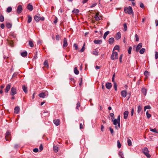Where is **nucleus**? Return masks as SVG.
<instances>
[{
	"mask_svg": "<svg viewBox=\"0 0 158 158\" xmlns=\"http://www.w3.org/2000/svg\"><path fill=\"white\" fill-rule=\"evenodd\" d=\"M120 116L118 115L117 119H115L112 120L113 122V124L115 125L116 129H118L120 127Z\"/></svg>",
	"mask_w": 158,
	"mask_h": 158,
	"instance_id": "f257e3e1",
	"label": "nucleus"
},
{
	"mask_svg": "<svg viewBox=\"0 0 158 158\" xmlns=\"http://www.w3.org/2000/svg\"><path fill=\"white\" fill-rule=\"evenodd\" d=\"M125 12L128 14L131 15L133 14V10L132 7L131 6L128 7H125L124 8Z\"/></svg>",
	"mask_w": 158,
	"mask_h": 158,
	"instance_id": "f03ea898",
	"label": "nucleus"
},
{
	"mask_svg": "<svg viewBox=\"0 0 158 158\" xmlns=\"http://www.w3.org/2000/svg\"><path fill=\"white\" fill-rule=\"evenodd\" d=\"M110 58L112 60L117 59L118 58L117 52H114L113 51V53L111 56Z\"/></svg>",
	"mask_w": 158,
	"mask_h": 158,
	"instance_id": "7ed1b4c3",
	"label": "nucleus"
},
{
	"mask_svg": "<svg viewBox=\"0 0 158 158\" xmlns=\"http://www.w3.org/2000/svg\"><path fill=\"white\" fill-rule=\"evenodd\" d=\"M148 149L147 148H144L143 149V152L148 158H150L151 157L150 155L148 153Z\"/></svg>",
	"mask_w": 158,
	"mask_h": 158,
	"instance_id": "20e7f679",
	"label": "nucleus"
},
{
	"mask_svg": "<svg viewBox=\"0 0 158 158\" xmlns=\"http://www.w3.org/2000/svg\"><path fill=\"white\" fill-rule=\"evenodd\" d=\"M95 20L97 21H98L101 20L102 19V16L99 12H98L96 13V15L94 16Z\"/></svg>",
	"mask_w": 158,
	"mask_h": 158,
	"instance_id": "39448f33",
	"label": "nucleus"
},
{
	"mask_svg": "<svg viewBox=\"0 0 158 158\" xmlns=\"http://www.w3.org/2000/svg\"><path fill=\"white\" fill-rule=\"evenodd\" d=\"M17 93L16 89V88L13 87L11 88L10 94L12 96H14V95Z\"/></svg>",
	"mask_w": 158,
	"mask_h": 158,
	"instance_id": "423d86ee",
	"label": "nucleus"
},
{
	"mask_svg": "<svg viewBox=\"0 0 158 158\" xmlns=\"http://www.w3.org/2000/svg\"><path fill=\"white\" fill-rule=\"evenodd\" d=\"M34 19L36 22H38L41 19V17L40 15L37 14L34 17Z\"/></svg>",
	"mask_w": 158,
	"mask_h": 158,
	"instance_id": "0eeeda50",
	"label": "nucleus"
},
{
	"mask_svg": "<svg viewBox=\"0 0 158 158\" xmlns=\"http://www.w3.org/2000/svg\"><path fill=\"white\" fill-rule=\"evenodd\" d=\"M121 96L123 98H125L126 97L127 91L126 90H122L121 92Z\"/></svg>",
	"mask_w": 158,
	"mask_h": 158,
	"instance_id": "6e6552de",
	"label": "nucleus"
},
{
	"mask_svg": "<svg viewBox=\"0 0 158 158\" xmlns=\"http://www.w3.org/2000/svg\"><path fill=\"white\" fill-rule=\"evenodd\" d=\"M22 7L21 5H19L18 6L17 9V13L19 14L21 13L22 11Z\"/></svg>",
	"mask_w": 158,
	"mask_h": 158,
	"instance_id": "1a4fd4ad",
	"label": "nucleus"
},
{
	"mask_svg": "<svg viewBox=\"0 0 158 158\" xmlns=\"http://www.w3.org/2000/svg\"><path fill=\"white\" fill-rule=\"evenodd\" d=\"M10 87H11V84H8L6 85V88L5 89V92L6 93H7L10 90Z\"/></svg>",
	"mask_w": 158,
	"mask_h": 158,
	"instance_id": "9d476101",
	"label": "nucleus"
},
{
	"mask_svg": "<svg viewBox=\"0 0 158 158\" xmlns=\"http://www.w3.org/2000/svg\"><path fill=\"white\" fill-rule=\"evenodd\" d=\"M54 124L56 126H58L60 123V121L59 119H55L53 121Z\"/></svg>",
	"mask_w": 158,
	"mask_h": 158,
	"instance_id": "9b49d317",
	"label": "nucleus"
},
{
	"mask_svg": "<svg viewBox=\"0 0 158 158\" xmlns=\"http://www.w3.org/2000/svg\"><path fill=\"white\" fill-rule=\"evenodd\" d=\"M142 44L141 43H139L137 46L136 48V51L138 52L139 49L142 47Z\"/></svg>",
	"mask_w": 158,
	"mask_h": 158,
	"instance_id": "f8f14e48",
	"label": "nucleus"
},
{
	"mask_svg": "<svg viewBox=\"0 0 158 158\" xmlns=\"http://www.w3.org/2000/svg\"><path fill=\"white\" fill-rule=\"evenodd\" d=\"M129 112L128 111L126 110L123 113L124 118L125 119H126L128 116Z\"/></svg>",
	"mask_w": 158,
	"mask_h": 158,
	"instance_id": "ddd939ff",
	"label": "nucleus"
},
{
	"mask_svg": "<svg viewBox=\"0 0 158 158\" xmlns=\"http://www.w3.org/2000/svg\"><path fill=\"white\" fill-rule=\"evenodd\" d=\"M64 44H63V47H65L67 46L68 45L67 42V39L66 38H64Z\"/></svg>",
	"mask_w": 158,
	"mask_h": 158,
	"instance_id": "4468645a",
	"label": "nucleus"
},
{
	"mask_svg": "<svg viewBox=\"0 0 158 158\" xmlns=\"http://www.w3.org/2000/svg\"><path fill=\"white\" fill-rule=\"evenodd\" d=\"M106 86L107 89H109L111 88L112 85L110 83L107 82L106 84Z\"/></svg>",
	"mask_w": 158,
	"mask_h": 158,
	"instance_id": "2eb2a0df",
	"label": "nucleus"
},
{
	"mask_svg": "<svg viewBox=\"0 0 158 158\" xmlns=\"http://www.w3.org/2000/svg\"><path fill=\"white\" fill-rule=\"evenodd\" d=\"M121 37V34L119 32H118L116 35L115 38L117 40H118L120 39Z\"/></svg>",
	"mask_w": 158,
	"mask_h": 158,
	"instance_id": "dca6fc26",
	"label": "nucleus"
},
{
	"mask_svg": "<svg viewBox=\"0 0 158 158\" xmlns=\"http://www.w3.org/2000/svg\"><path fill=\"white\" fill-rule=\"evenodd\" d=\"M94 42L96 44H101L102 43V41L101 40H94Z\"/></svg>",
	"mask_w": 158,
	"mask_h": 158,
	"instance_id": "f3484780",
	"label": "nucleus"
},
{
	"mask_svg": "<svg viewBox=\"0 0 158 158\" xmlns=\"http://www.w3.org/2000/svg\"><path fill=\"white\" fill-rule=\"evenodd\" d=\"M19 110L20 109L19 106L16 107L14 109V112L16 114H18L19 112Z\"/></svg>",
	"mask_w": 158,
	"mask_h": 158,
	"instance_id": "a211bd4d",
	"label": "nucleus"
},
{
	"mask_svg": "<svg viewBox=\"0 0 158 158\" xmlns=\"http://www.w3.org/2000/svg\"><path fill=\"white\" fill-rule=\"evenodd\" d=\"M114 41V38L113 37L110 38L109 40V42L110 44H112Z\"/></svg>",
	"mask_w": 158,
	"mask_h": 158,
	"instance_id": "6ab92c4d",
	"label": "nucleus"
},
{
	"mask_svg": "<svg viewBox=\"0 0 158 158\" xmlns=\"http://www.w3.org/2000/svg\"><path fill=\"white\" fill-rule=\"evenodd\" d=\"M27 52L26 51H25L21 53V55L23 57H25L27 55Z\"/></svg>",
	"mask_w": 158,
	"mask_h": 158,
	"instance_id": "aec40b11",
	"label": "nucleus"
},
{
	"mask_svg": "<svg viewBox=\"0 0 158 158\" xmlns=\"http://www.w3.org/2000/svg\"><path fill=\"white\" fill-rule=\"evenodd\" d=\"M10 132L8 131H7L6 133V135L5 136L6 139L7 141H9V140L7 139L8 136L10 135Z\"/></svg>",
	"mask_w": 158,
	"mask_h": 158,
	"instance_id": "412c9836",
	"label": "nucleus"
},
{
	"mask_svg": "<svg viewBox=\"0 0 158 158\" xmlns=\"http://www.w3.org/2000/svg\"><path fill=\"white\" fill-rule=\"evenodd\" d=\"M27 8L30 11H32L33 9L32 6L30 4L27 5Z\"/></svg>",
	"mask_w": 158,
	"mask_h": 158,
	"instance_id": "4be33fe9",
	"label": "nucleus"
},
{
	"mask_svg": "<svg viewBox=\"0 0 158 158\" xmlns=\"http://www.w3.org/2000/svg\"><path fill=\"white\" fill-rule=\"evenodd\" d=\"M142 93L145 95H146L147 94V90L145 88H143L141 90Z\"/></svg>",
	"mask_w": 158,
	"mask_h": 158,
	"instance_id": "5701e85b",
	"label": "nucleus"
},
{
	"mask_svg": "<svg viewBox=\"0 0 158 158\" xmlns=\"http://www.w3.org/2000/svg\"><path fill=\"white\" fill-rule=\"evenodd\" d=\"M6 26L8 28H10L11 27L12 24L11 23H10L7 22L6 23Z\"/></svg>",
	"mask_w": 158,
	"mask_h": 158,
	"instance_id": "b1692460",
	"label": "nucleus"
},
{
	"mask_svg": "<svg viewBox=\"0 0 158 158\" xmlns=\"http://www.w3.org/2000/svg\"><path fill=\"white\" fill-rule=\"evenodd\" d=\"M22 89L23 91L25 93H26L27 92V88L26 87L25 85H23L22 86Z\"/></svg>",
	"mask_w": 158,
	"mask_h": 158,
	"instance_id": "393cba45",
	"label": "nucleus"
},
{
	"mask_svg": "<svg viewBox=\"0 0 158 158\" xmlns=\"http://www.w3.org/2000/svg\"><path fill=\"white\" fill-rule=\"evenodd\" d=\"M39 96L40 98H44L45 97V95L44 93H42L39 94Z\"/></svg>",
	"mask_w": 158,
	"mask_h": 158,
	"instance_id": "a878e982",
	"label": "nucleus"
},
{
	"mask_svg": "<svg viewBox=\"0 0 158 158\" xmlns=\"http://www.w3.org/2000/svg\"><path fill=\"white\" fill-rule=\"evenodd\" d=\"M109 31H107L104 33L103 36L104 39H105L106 38V36L109 34Z\"/></svg>",
	"mask_w": 158,
	"mask_h": 158,
	"instance_id": "bb28decb",
	"label": "nucleus"
},
{
	"mask_svg": "<svg viewBox=\"0 0 158 158\" xmlns=\"http://www.w3.org/2000/svg\"><path fill=\"white\" fill-rule=\"evenodd\" d=\"M74 73L76 75H77L79 73V72L77 69L76 67H75L74 69Z\"/></svg>",
	"mask_w": 158,
	"mask_h": 158,
	"instance_id": "cd10ccee",
	"label": "nucleus"
},
{
	"mask_svg": "<svg viewBox=\"0 0 158 158\" xmlns=\"http://www.w3.org/2000/svg\"><path fill=\"white\" fill-rule=\"evenodd\" d=\"M127 143L128 144V145L129 146H131L132 145V143L131 140L130 139L128 138H127Z\"/></svg>",
	"mask_w": 158,
	"mask_h": 158,
	"instance_id": "c85d7f7f",
	"label": "nucleus"
},
{
	"mask_svg": "<svg viewBox=\"0 0 158 158\" xmlns=\"http://www.w3.org/2000/svg\"><path fill=\"white\" fill-rule=\"evenodd\" d=\"M150 130L151 131H152L153 132H155V133H158V132L157 131L156 128H155L154 129L150 128Z\"/></svg>",
	"mask_w": 158,
	"mask_h": 158,
	"instance_id": "c756f323",
	"label": "nucleus"
},
{
	"mask_svg": "<svg viewBox=\"0 0 158 158\" xmlns=\"http://www.w3.org/2000/svg\"><path fill=\"white\" fill-rule=\"evenodd\" d=\"M145 51V49L144 48H142L139 50V52L141 54H143Z\"/></svg>",
	"mask_w": 158,
	"mask_h": 158,
	"instance_id": "7c9ffc66",
	"label": "nucleus"
},
{
	"mask_svg": "<svg viewBox=\"0 0 158 158\" xmlns=\"http://www.w3.org/2000/svg\"><path fill=\"white\" fill-rule=\"evenodd\" d=\"M85 43H84L83 46L82 47V48L80 51V52H82L84 51L85 50Z\"/></svg>",
	"mask_w": 158,
	"mask_h": 158,
	"instance_id": "2f4dec72",
	"label": "nucleus"
},
{
	"mask_svg": "<svg viewBox=\"0 0 158 158\" xmlns=\"http://www.w3.org/2000/svg\"><path fill=\"white\" fill-rule=\"evenodd\" d=\"M142 109V108L141 106H138V110H137L138 113H140V112Z\"/></svg>",
	"mask_w": 158,
	"mask_h": 158,
	"instance_id": "473e14b6",
	"label": "nucleus"
},
{
	"mask_svg": "<svg viewBox=\"0 0 158 158\" xmlns=\"http://www.w3.org/2000/svg\"><path fill=\"white\" fill-rule=\"evenodd\" d=\"M72 12L76 14H78L79 12V10L77 9H74Z\"/></svg>",
	"mask_w": 158,
	"mask_h": 158,
	"instance_id": "72a5a7b5",
	"label": "nucleus"
},
{
	"mask_svg": "<svg viewBox=\"0 0 158 158\" xmlns=\"http://www.w3.org/2000/svg\"><path fill=\"white\" fill-rule=\"evenodd\" d=\"M58 147L56 146H54L53 147V150L54 152H57L58 151Z\"/></svg>",
	"mask_w": 158,
	"mask_h": 158,
	"instance_id": "f704fd0d",
	"label": "nucleus"
},
{
	"mask_svg": "<svg viewBox=\"0 0 158 158\" xmlns=\"http://www.w3.org/2000/svg\"><path fill=\"white\" fill-rule=\"evenodd\" d=\"M93 55L97 56L98 54V52L97 51H94L92 53Z\"/></svg>",
	"mask_w": 158,
	"mask_h": 158,
	"instance_id": "c9c22d12",
	"label": "nucleus"
},
{
	"mask_svg": "<svg viewBox=\"0 0 158 158\" xmlns=\"http://www.w3.org/2000/svg\"><path fill=\"white\" fill-rule=\"evenodd\" d=\"M4 21V16L2 15H0V21L3 22Z\"/></svg>",
	"mask_w": 158,
	"mask_h": 158,
	"instance_id": "e433bc0d",
	"label": "nucleus"
},
{
	"mask_svg": "<svg viewBox=\"0 0 158 158\" xmlns=\"http://www.w3.org/2000/svg\"><path fill=\"white\" fill-rule=\"evenodd\" d=\"M12 11V8L11 7H9L6 10V11L8 13L11 12Z\"/></svg>",
	"mask_w": 158,
	"mask_h": 158,
	"instance_id": "4c0bfd02",
	"label": "nucleus"
},
{
	"mask_svg": "<svg viewBox=\"0 0 158 158\" xmlns=\"http://www.w3.org/2000/svg\"><path fill=\"white\" fill-rule=\"evenodd\" d=\"M123 26L124 27V29L123 31H126L127 30V24L126 23H124L123 24Z\"/></svg>",
	"mask_w": 158,
	"mask_h": 158,
	"instance_id": "58836bf2",
	"label": "nucleus"
},
{
	"mask_svg": "<svg viewBox=\"0 0 158 158\" xmlns=\"http://www.w3.org/2000/svg\"><path fill=\"white\" fill-rule=\"evenodd\" d=\"M32 20V17L30 15H29L28 16V19L27 21V22L28 23H30Z\"/></svg>",
	"mask_w": 158,
	"mask_h": 158,
	"instance_id": "ea45409f",
	"label": "nucleus"
},
{
	"mask_svg": "<svg viewBox=\"0 0 158 158\" xmlns=\"http://www.w3.org/2000/svg\"><path fill=\"white\" fill-rule=\"evenodd\" d=\"M45 66H46L47 67H48V62L47 60H45L44 63Z\"/></svg>",
	"mask_w": 158,
	"mask_h": 158,
	"instance_id": "a19ab883",
	"label": "nucleus"
},
{
	"mask_svg": "<svg viewBox=\"0 0 158 158\" xmlns=\"http://www.w3.org/2000/svg\"><path fill=\"white\" fill-rule=\"evenodd\" d=\"M29 44L30 46L31 47H33L34 46V44L31 41H30L29 42Z\"/></svg>",
	"mask_w": 158,
	"mask_h": 158,
	"instance_id": "79ce46f5",
	"label": "nucleus"
},
{
	"mask_svg": "<svg viewBox=\"0 0 158 158\" xmlns=\"http://www.w3.org/2000/svg\"><path fill=\"white\" fill-rule=\"evenodd\" d=\"M118 155L121 158V157H123V153L122 152H118Z\"/></svg>",
	"mask_w": 158,
	"mask_h": 158,
	"instance_id": "37998d69",
	"label": "nucleus"
},
{
	"mask_svg": "<svg viewBox=\"0 0 158 158\" xmlns=\"http://www.w3.org/2000/svg\"><path fill=\"white\" fill-rule=\"evenodd\" d=\"M117 146L118 148H120L121 147V145L120 141L119 140H118L117 142Z\"/></svg>",
	"mask_w": 158,
	"mask_h": 158,
	"instance_id": "c03bdc74",
	"label": "nucleus"
},
{
	"mask_svg": "<svg viewBox=\"0 0 158 158\" xmlns=\"http://www.w3.org/2000/svg\"><path fill=\"white\" fill-rule=\"evenodd\" d=\"M151 108V106H146L144 107V110L145 111L147 109H150Z\"/></svg>",
	"mask_w": 158,
	"mask_h": 158,
	"instance_id": "a18cd8bd",
	"label": "nucleus"
},
{
	"mask_svg": "<svg viewBox=\"0 0 158 158\" xmlns=\"http://www.w3.org/2000/svg\"><path fill=\"white\" fill-rule=\"evenodd\" d=\"M119 50V46L118 45H116L114 47L113 50ZM114 51V50H113Z\"/></svg>",
	"mask_w": 158,
	"mask_h": 158,
	"instance_id": "49530a36",
	"label": "nucleus"
},
{
	"mask_svg": "<svg viewBox=\"0 0 158 158\" xmlns=\"http://www.w3.org/2000/svg\"><path fill=\"white\" fill-rule=\"evenodd\" d=\"M144 74L145 76L148 77L149 75V72L147 71H145L144 73Z\"/></svg>",
	"mask_w": 158,
	"mask_h": 158,
	"instance_id": "de8ad7c7",
	"label": "nucleus"
},
{
	"mask_svg": "<svg viewBox=\"0 0 158 158\" xmlns=\"http://www.w3.org/2000/svg\"><path fill=\"white\" fill-rule=\"evenodd\" d=\"M135 38L136 39V41H139V37L137 34H135Z\"/></svg>",
	"mask_w": 158,
	"mask_h": 158,
	"instance_id": "09e8293b",
	"label": "nucleus"
},
{
	"mask_svg": "<svg viewBox=\"0 0 158 158\" xmlns=\"http://www.w3.org/2000/svg\"><path fill=\"white\" fill-rule=\"evenodd\" d=\"M110 116L111 117V118L112 119V120H114L113 119H114V115L113 113H110Z\"/></svg>",
	"mask_w": 158,
	"mask_h": 158,
	"instance_id": "8fccbe9b",
	"label": "nucleus"
},
{
	"mask_svg": "<svg viewBox=\"0 0 158 158\" xmlns=\"http://www.w3.org/2000/svg\"><path fill=\"white\" fill-rule=\"evenodd\" d=\"M146 115H147V117L148 118H149L151 116V114H149V113H148V111H147L146 112Z\"/></svg>",
	"mask_w": 158,
	"mask_h": 158,
	"instance_id": "3c124183",
	"label": "nucleus"
},
{
	"mask_svg": "<svg viewBox=\"0 0 158 158\" xmlns=\"http://www.w3.org/2000/svg\"><path fill=\"white\" fill-rule=\"evenodd\" d=\"M158 58V52H155V58L156 59H157Z\"/></svg>",
	"mask_w": 158,
	"mask_h": 158,
	"instance_id": "603ef678",
	"label": "nucleus"
},
{
	"mask_svg": "<svg viewBox=\"0 0 158 158\" xmlns=\"http://www.w3.org/2000/svg\"><path fill=\"white\" fill-rule=\"evenodd\" d=\"M114 87L115 90L116 91L117 90V86L115 82H114Z\"/></svg>",
	"mask_w": 158,
	"mask_h": 158,
	"instance_id": "864d4df0",
	"label": "nucleus"
},
{
	"mask_svg": "<svg viewBox=\"0 0 158 158\" xmlns=\"http://www.w3.org/2000/svg\"><path fill=\"white\" fill-rule=\"evenodd\" d=\"M132 48L131 47H130L129 48L128 50V53L129 54H130L131 52Z\"/></svg>",
	"mask_w": 158,
	"mask_h": 158,
	"instance_id": "5fc2aeb1",
	"label": "nucleus"
},
{
	"mask_svg": "<svg viewBox=\"0 0 158 158\" xmlns=\"http://www.w3.org/2000/svg\"><path fill=\"white\" fill-rule=\"evenodd\" d=\"M60 38V36L59 35H57L56 37V40H59Z\"/></svg>",
	"mask_w": 158,
	"mask_h": 158,
	"instance_id": "6e6d98bb",
	"label": "nucleus"
},
{
	"mask_svg": "<svg viewBox=\"0 0 158 158\" xmlns=\"http://www.w3.org/2000/svg\"><path fill=\"white\" fill-rule=\"evenodd\" d=\"M123 57V55L121 54L119 57V61L121 63L122 62V58Z\"/></svg>",
	"mask_w": 158,
	"mask_h": 158,
	"instance_id": "4d7b16f0",
	"label": "nucleus"
},
{
	"mask_svg": "<svg viewBox=\"0 0 158 158\" xmlns=\"http://www.w3.org/2000/svg\"><path fill=\"white\" fill-rule=\"evenodd\" d=\"M33 152H37L38 151V149L37 148H35L33 150Z\"/></svg>",
	"mask_w": 158,
	"mask_h": 158,
	"instance_id": "13d9d810",
	"label": "nucleus"
},
{
	"mask_svg": "<svg viewBox=\"0 0 158 158\" xmlns=\"http://www.w3.org/2000/svg\"><path fill=\"white\" fill-rule=\"evenodd\" d=\"M39 149L40 150V151H42L43 149V147L42 145L41 144L39 147Z\"/></svg>",
	"mask_w": 158,
	"mask_h": 158,
	"instance_id": "bf43d9fd",
	"label": "nucleus"
},
{
	"mask_svg": "<svg viewBox=\"0 0 158 158\" xmlns=\"http://www.w3.org/2000/svg\"><path fill=\"white\" fill-rule=\"evenodd\" d=\"M73 46L74 47H75V49L76 50H77L78 49V46L76 44H74V45H73Z\"/></svg>",
	"mask_w": 158,
	"mask_h": 158,
	"instance_id": "052dcab7",
	"label": "nucleus"
},
{
	"mask_svg": "<svg viewBox=\"0 0 158 158\" xmlns=\"http://www.w3.org/2000/svg\"><path fill=\"white\" fill-rule=\"evenodd\" d=\"M115 76V74H114L113 75L112 78V81L114 82H115L114 80V77Z\"/></svg>",
	"mask_w": 158,
	"mask_h": 158,
	"instance_id": "680f3d73",
	"label": "nucleus"
},
{
	"mask_svg": "<svg viewBox=\"0 0 158 158\" xmlns=\"http://www.w3.org/2000/svg\"><path fill=\"white\" fill-rule=\"evenodd\" d=\"M0 27H1L2 29L4 28L5 27V25H4V24H3V23L1 24V25Z\"/></svg>",
	"mask_w": 158,
	"mask_h": 158,
	"instance_id": "e2e57ef3",
	"label": "nucleus"
},
{
	"mask_svg": "<svg viewBox=\"0 0 158 158\" xmlns=\"http://www.w3.org/2000/svg\"><path fill=\"white\" fill-rule=\"evenodd\" d=\"M80 106V104L79 102H78L76 108L77 109Z\"/></svg>",
	"mask_w": 158,
	"mask_h": 158,
	"instance_id": "0e129e2a",
	"label": "nucleus"
},
{
	"mask_svg": "<svg viewBox=\"0 0 158 158\" xmlns=\"http://www.w3.org/2000/svg\"><path fill=\"white\" fill-rule=\"evenodd\" d=\"M140 6L141 8H143L144 7V5L142 3H140Z\"/></svg>",
	"mask_w": 158,
	"mask_h": 158,
	"instance_id": "69168bd1",
	"label": "nucleus"
},
{
	"mask_svg": "<svg viewBox=\"0 0 158 158\" xmlns=\"http://www.w3.org/2000/svg\"><path fill=\"white\" fill-rule=\"evenodd\" d=\"M97 5V3H94L91 6H90V7H93L94 6H96Z\"/></svg>",
	"mask_w": 158,
	"mask_h": 158,
	"instance_id": "338daca9",
	"label": "nucleus"
},
{
	"mask_svg": "<svg viewBox=\"0 0 158 158\" xmlns=\"http://www.w3.org/2000/svg\"><path fill=\"white\" fill-rule=\"evenodd\" d=\"M134 112V109L133 108L131 111V116H132L133 115V114Z\"/></svg>",
	"mask_w": 158,
	"mask_h": 158,
	"instance_id": "774afa93",
	"label": "nucleus"
}]
</instances>
